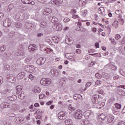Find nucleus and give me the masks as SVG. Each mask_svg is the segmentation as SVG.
I'll return each instance as SVG.
<instances>
[{"mask_svg": "<svg viewBox=\"0 0 125 125\" xmlns=\"http://www.w3.org/2000/svg\"><path fill=\"white\" fill-rule=\"evenodd\" d=\"M51 83V80L48 78H43L40 81V83L42 85H49Z\"/></svg>", "mask_w": 125, "mask_h": 125, "instance_id": "2", "label": "nucleus"}, {"mask_svg": "<svg viewBox=\"0 0 125 125\" xmlns=\"http://www.w3.org/2000/svg\"><path fill=\"white\" fill-rule=\"evenodd\" d=\"M119 22L120 23L121 25H124V23L125 22V20L123 19H119Z\"/></svg>", "mask_w": 125, "mask_h": 125, "instance_id": "40", "label": "nucleus"}, {"mask_svg": "<svg viewBox=\"0 0 125 125\" xmlns=\"http://www.w3.org/2000/svg\"><path fill=\"white\" fill-rule=\"evenodd\" d=\"M44 51H45L46 53L49 54V53H50V52H51L52 50L49 49H48V48H46V49H44Z\"/></svg>", "mask_w": 125, "mask_h": 125, "instance_id": "44", "label": "nucleus"}, {"mask_svg": "<svg viewBox=\"0 0 125 125\" xmlns=\"http://www.w3.org/2000/svg\"><path fill=\"white\" fill-rule=\"evenodd\" d=\"M114 121V116L113 115L109 114L108 117L107 118V122L108 123H112Z\"/></svg>", "mask_w": 125, "mask_h": 125, "instance_id": "18", "label": "nucleus"}, {"mask_svg": "<svg viewBox=\"0 0 125 125\" xmlns=\"http://www.w3.org/2000/svg\"><path fill=\"white\" fill-rule=\"evenodd\" d=\"M5 49H6V46H3L0 47L1 52H3Z\"/></svg>", "mask_w": 125, "mask_h": 125, "instance_id": "35", "label": "nucleus"}, {"mask_svg": "<svg viewBox=\"0 0 125 125\" xmlns=\"http://www.w3.org/2000/svg\"><path fill=\"white\" fill-rule=\"evenodd\" d=\"M31 60H32V58L31 57H27L25 59V62L28 63Z\"/></svg>", "mask_w": 125, "mask_h": 125, "instance_id": "32", "label": "nucleus"}, {"mask_svg": "<svg viewBox=\"0 0 125 125\" xmlns=\"http://www.w3.org/2000/svg\"><path fill=\"white\" fill-rule=\"evenodd\" d=\"M95 46L96 48H99V42H96L95 44Z\"/></svg>", "mask_w": 125, "mask_h": 125, "instance_id": "49", "label": "nucleus"}, {"mask_svg": "<svg viewBox=\"0 0 125 125\" xmlns=\"http://www.w3.org/2000/svg\"><path fill=\"white\" fill-rule=\"evenodd\" d=\"M3 15V13H0V21L2 19V18L3 17V16H2Z\"/></svg>", "mask_w": 125, "mask_h": 125, "instance_id": "55", "label": "nucleus"}, {"mask_svg": "<svg viewBox=\"0 0 125 125\" xmlns=\"http://www.w3.org/2000/svg\"><path fill=\"white\" fill-rule=\"evenodd\" d=\"M72 18H73L74 19H75V18H79V15H74L72 16Z\"/></svg>", "mask_w": 125, "mask_h": 125, "instance_id": "53", "label": "nucleus"}, {"mask_svg": "<svg viewBox=\"0 0 125 125\" xmlns=\"http://www.w3.org/2000/svg\"><path fill=\"white\" fill-rule=\"evenodd\" d=\"M43 112H42V110L38 109L36 112H35V115H42V114Z\"/></svg>", "mask_w": 125, "mask_h": 125, "instance_id": "31", "label": "nucleus"}, {"mask_svg": "<svg viewBox=\"0 0 125 125\" xmlns=\"http://www.w3.org/2000/svg\"><path fill=\"white\" fill-rule=\"evenodd\" d=\"M77 96H78V95H77L73 96L74 99H75V100H77L78 99Z\"/></svg>", "mask_w": 125, "mask_h": 125, "instance_id": "59", "label": "nucleus"}, {"mask_svg": "<svg viewBox=\"0 0 125 125\" xmlns=\"http://www.w3.org/2000/svg\"><path fill=\"white\" fill-rule=\"evenodd\" d=\"M86 14H87V10H84L81 12V15L83 17H85L86 16Z\"/></svg>", "mask_w": 125, "mask_h": 125, "instance_id": "25", "label": "nucleus"}, {"mask_svg": "<svg viewBox=\"0 0 125 125\" xmlns=\"http://www.w3.org/2000/svg\"><path fill=\"white\" fill-rule=\"evenodd\" d=\"M49 20L52 22V23H56L59 21L58 19L53 16L49 17Z\"/></svg>", "mask_w": 125, "mask_h": 125, "instance_id": "10", "label": "nucleus"}, {"mask_svg": "<svg viewBox=\"0 0 125 125\" xmlns=\"http://www.w3.org/2000/svg\"><path fill=\"white\" fill-rule=\"evenodd\" d=\"M9 69H10V66L8 64L5 65L4 67V69L5 71H8V70H9Z\"/></svg>", "mask_w": 125, "mask_h": 125, "instance_id": "37", "label": "nucleus"}, {"mask_svg": "<svg viewBox=\"0 0 125 125\" xmlns=\"http://www.w3.org/2000/svg\"><path fill=\"white\" fill-rule=\"evenodd\" d=\"M118 79H119V76H114V77H113V79H114V80H118Z\"/></svg>", "mask_w": 125, "mask_h": 125, "instance_id": "60", "label": "nucleus"}, {"mask_svg": "<svg viewBox=\"0 0 125 125\" xmlns=\"http://www.w3.org/2000/svg\"><path fill=\"white\" fill-rule=\"evenodd\" d=\"M98 118L100 121H103L105 120V115L104 114H102L98 116Z\"/></svg>", "mask_w": 125, "mask_h": 125, "instance_id": "26", "label": "nucleus"}, {"mask_svg": "<svg viewBox=\"0 0 125 125\" xmlns=\"http://www.w3.org/2000/svg\"><path fill=\"white\" fill-rule=\"evenodd\" d=\"M119 25V21H114V23L112 24V26H114V28H118Z\"/></svg>", "mask_w": 125, "mask_h": 125, "instance_id": "30", "label": "nucleus"}, {"mask_svg": "<svg viewBox=\"0 0 125 125\" xmlns=\"http://www.w3.org/2000/svg\"><path fill=\"white\" fill-rule=\"evenodd\" d=\"M22 3L24 4H31V5H35V1L32 0H21Z\"/></svg>", "mask_w": 125, "mask_h": 125, "instance_id": "9", "label": "nucleus"}, {"mask_svg": "<svg viewBox=\"0 0 125 125\" xmlns=\"http://www.w3.org/2000/svg\"><path fill=\"white\" fill-rule=\"evenodd\" d=\"M119 125H125V123L124 122H122L119 124Z\"/></svg>", "mask_w": 125, "mask_h": 125, "instance_id": "64", "label": "nucleus"}, {"mask_svg": "<svg viewBox=\"0 0 125 125\" xmlns=\"http://www.w3.org/2000/svg\"><path fill=\"white\" fill-rule=\"evenodd\" d=\"M70 21V19H69L68 18H65L63 19V22H64V23H68V22H69Z\"/></svg>", "mask_w": 125, "mask_h": 125, "instance_id": "43", "label": "nucleus"}, {"mask_svg": "<svg viewBox=\"0 0 125 125\" xmlns=\"http://www.w3.org/2000/svg\"><path fill=\"white\" fill-rule=\"evenodd\" d=\"M28 79H29L31 82H33V81H36V79H37V78L36 76L33 75V74H30L28 76Z\"/></svg>", "mask_w": 125, "mask_h": 125, "instance_id": "20", "label": "nucleus"}, {"mask_svg": "<svg viewBox=\"0 0 125 125\" xmlns=\"http://www.w3.org/2000/svg\"><path fill=\"white\" fill-rule=\"evenodd\" d=\"M0 56L1 57H3V58H4V57H5V53H3L0 54Z\"/></svg>", "mask_w": 125, "mask_h": 125, "instance_id": "54", "label": "nucleus"}, {"mask_svg": "<svg viewBox=\"0 0 125 125\" xmlns=\"http://www.w3.org/2000/svg\"><path fill=\"white\" fill-rule=\"evenodd\" d=\"M95 76L96 77V78H97L98 79H101V78H102V76L101 75V74L97 73L95 74Z\"/></svg>", "mask_w": 125, "mask_h": 125, "instance_id": "41", "label": "nucleus"}, {"mask_svg": "<svg viewBox=\"0 0 125 125\" xmlns=\"http://www.w3.org/2000/svg\"><path fill=\"white\" fill-rule=\"evenodd\" d=\"M65 41L67 42H70V43H72V42H73V41H72V40H70L69 38L68 39H66Z\"/></svg>", "mask_w": 125, "mask_h": 125, "instance_id": "52", "label": "nucleus"}, {"mask_svg": "<svg viewBox=\"0 0 125 125\" xmlns=\"http://www.w3.org/2000/svg\"><path fill=\"white\" fill-rule=\"evenodd\" d=\"M45 62V58H40L37 61V63L38 65H41V66L42 65H43Z\"/></svg>", "mask_w": 125, "mask_h": 125, "instance_id": "8", "label": "nucleus"}, {"mask_svg": "<svg viewBox=\"0 0 125 125\" xmlns=\"http://www.w3.org/2000/svg\"><path fill=\"white\" fill-rule=\"evenodd\" d=\"M46 24V23L44 22H41L40 24V27L41 28H44V27H45Z\"/></svg>", "mask_w": 125, "mask_h": 125, "instance_id": "39", "label": "nucleus"}, {"mask_svg": "<svg viewBox=\"0 0 125 125\" xmlns=\"http://www.w3.org/2000/svg\"><path fill=\"white\" fill-rule=\"evenodd\" d=\"M41 91H42V90L41 89V88L39 87H35L33 90V92L35 94L40 93Z\"/></svg>", "mask_w": 125, "mask_h": 125, "instance_id": "16", "label": "nucleus"}, {"mask_svg": "<svg viewBox=\"0 0 125 125\" xmlns=\"http://www.w3.org/2000/svg\"><path fill=\"white\" fill-rule=\"evenodd\" d=\"M90 85H91V82H87L85 84V87L84 88L83 90H86V88H87V87H89Z\"/></svg>", "mask_w": 125, "mask_h": 125, "instance_id": "29", "label": "nucleus"}, {"mask_svg": "<svg viewBox=\"0 0 125 125\" xmlns=\"http://www.w3.org/2000/svg\"><path fill=\"white\" fill-rule=\"evenodd\" d=\"M79 0V4H82L83 5L84 4V3H85L84 1H83V0Z\"/></svg>", "mask_w": 125, "mask_h": 125, "instance_id": "46", "label": "nucleus"}, {"mask_svg": "<svg viewBox=\"0 0 125 125\" xmlns=\"http://www.w3.org/2000/svg\"><path fill=\"white\" fill-rule=\"evenodd\" d=\"M115 38L116 40H119V39H121V35L120 34H116L115 36Z\"/></svg>", "mask_w": 125, "mask_h": 125, "instance_id": "45", "label": "nucleus"}, {"mask_svg": "<svg viewBox=\"0 0 125 125\" xmlns=\"http://www.w3.org/2000/svg\"><path fill=\"white\" fill-rule=\"evenodd\" d=\"M63 2V0H51V3L52 4H61Z\"/></svg>", "mask_w": 125, "mask_h": 125, "instance_id": "11", "label": "nucleus"}, {"mask_svg": "<svg viewBox=\"0 0 125 125\" xmlns=\"http://www.w3.org/2000/svg\"><path fill=\"white\" fill-rule=\"evenodd\" d=\"M26 111V108H23L22 109H21L19 110L20 113H24Z\"/></svg>", "mask_w": 125, "mask_h": 125, "instance_id": "51", "label": "nucleus"}, {"mask_svg": "<svg viewBox=\"0 0 125 125\" xmlns=\"http://www.w3.org/2000/svg\"><path fill=\"white\" fill-rule=\"evenodd\" d=\"M58 117L60 120L63 121V120H65L67 118V115L64 111H61L58 113Z\"/></svg>", "mask_w": 125, "mask_h": 125, "instance_id": "4", "label": "nucleus"}, {"mask_svg": "<svg viewBox=\"0 0 125 125\" xmlns=\"http://www.w3.org/2000/svg\"><path fill=\"white\" fill-rule=\"evenodd\" d=\"M17 55H21V56L24 55V52L22 50H18Z\"/></svg>", "mask_w": 125, "mask_h": 125, "instance_id": "33", "label": "nucleus"}, {"mask_svg": "<svg viewBox=\"0 0 125 125\" xmlns=\"http://www.w3.org/2000/svg\"><path fill=\"white\" fill-rule=\"evenodd\" d=\"M1 106L2 108H9V105L7 103H3L1 104Z\"/></svg>", "mask_w": 125, "mask_h": 125, "instance_id": "22", "label": "nucleus"}, {"mask_svg": "<svg viewBox=\"0 0 125 125\" xmlns=\"http://www.w3.org/2000/svg\"><path fill=\"white\" fill-rule=\"evenodd\" d=\"M78 25L79 28L78 31H80L81 32H85V31H86V29L85 28H83V30H82V29H81V26H82V22H81V20H79Z\"/></svg>", "mask_w": 125, "mask_h": 125, "instance_id": "17", "label": "nucleus"}, {"mask_svg": "<svg viewBox=\"0 0 125 125\" xmlns=\"http://www.w3.org/2000/svg\"><path fill=\"white\" fill-rule=\"evenodd\" d=\"M24 95H23V94H20L18 95V98L19 99H24Z\"/></svg>", "mask_w": 125, "mask_h": 125, "instance_id": "42", "label": "nucleus"}, {"mask_svg": "<svg viewBox=\"0 0 125 125\" xmlns=\"http://www.w3.org/2000/svg\"><path fill=\"white\" fill-rule=\"evenodd\" d=\"M53 28L56 31H61L63 27L60 23H55L53 26Z\"/></svg>", "mask_w": 125, "mask_h": 125, "instance_id": "3", "label": "nucleus"}, {"mask_svg": "<svg viewBox=\"0 0 125 125\" xmlns=\"http://www.w3.org/2000/svg\"><path fill=\"white\" fill-rule=\"evenodd\" d=\"M76 52H77V53H78V54H80L81 53V50H80V49H77V50H76Z\"/></svg>", "mask_w": 125, "mask_h": 125, "instance_id": "58", "label": "nucleus"}, {"mask_svg": "<svg viewBox=\"0 0 125 125\" xmlns=\"http://www.w3.org/2000/svg\"><path fill=\"white\" fill-rule=\"evenodd\" d=\"M93 116V114L92 113H90V112H87L85 114V116L87 117V118H91Z\"/></svg>", "mask_w": 125, "mask_h": 125, "instance_id": "27", "label": "nucleus"}, {"mask_svg": "<svg viewBox=\"0 0 125 125\" xmlns=\"http://www.w3.org/2000/svg\"><path fill=\"white\" fill-rule=\"evenodd\" d=\"M98 13L102 14V15H104L105 14V8L103 7H100L98 9Z\"/></svg>", "mask_w": 125, "mask_h": 125, "instance_id": "14", "label": "nucleus"}, {"mask_svg": "<svg viewBox=\"0 0 125 125\" xmlns=\"http://www.w3.org/2000/svg\"><path fill=\"white\" fill-rule=\"evenodd\" d=\"M11 25V20L9 19H6L3 23V25L6 28H8Z\"/></svg>", "mask_w": 125, "mask_h": 125, "instance_id": "6", "label": "nucleus"}, {"mask_svg": "<svg viewBox=\"0 0 125 125\" xmlns=\"http://www.w3.org/2000/svg\"><path fill=\"white\" fill-rule=\"evenodd\" d=\"M101 83H102V81H101L100 80H98V81H96V82L95 83V85H99V84H101Z\"/></svg>", "mask_w": 125, "mask_h": 125, "instance_id": "36", "label": "nucleus"}, {"mask_svg": "<svg viewBox=\"0 0 125 125\" xmlns=\"http://www.w3.org/2000/svg\"><path fill=\"white\" fill-rule=\"evenodd\" d=\"M52 102H53L52 101H50L47 102L46 105H47V106H49V105H51V104H52Z\"/></svg>", "mask_w": 125, "mask_h": 125, "instance_id": "47", "label": "nucleus"}, {"mask_svg": "<svg viewBox=\"0 0 125 125\" xmlns=\"http://www.w3.org/2000/svg\"><path fill=\"white\" fill-rule=\"evenodd\" d=\"M54 108V105H53V104H52L50 106V109H51V110H52Z\"/></svg>", "mask_w": 125, "mask_h": 125, "instance_id": "61", "label": "nucleus"}, {"mask_svg": "<svg viewBox=\"0 0 125 125\" xmlns=\"http://www.w3.org/2000/svg\"><path fill=\"white\" fill-rule=\"evenodd\" d=\"M109 54V53L108 52H105L104 53V56H106V55H108Z\"/></svg>", "mask_w": 125, "mask_h": 125, "instance_id": "62", "label": "nucleus"}, {"mask_svg": "<svg viewBox=\"0 0 125 125\" xmlns=\"http://www.w3.org/2000/svg\"><path fill=\"white\" fill-rule=\"evenodd\" d=\"M39 106H40V104L39 103H37L34 104L35 107H39Z\"/></svg>", "mask_w": 125, "mask_h": 125, "instance_id": "57", "label": "nucleus"}, {"mask_svg": "<svg viewBox=\"0 0 125 125\" xmlns=\"http://www.w3.org/2000/svg\"><path fill=\"white\" fill-rule=\"evenodd\" d=\"M68 30H69V27L67 26H66L64 29V31H68Z\"/></svg>", "mask_w": 125, "mask_h": 125, "instance_id": "63", "label": "nucleus"}, {"mask_svg": "<svg viewBox=\"0 0 125 125\" xmlns=\"http://www.w3.org/2000/svg\"><path fill=\"white\" fill-rule=\"evenodd\" d=\"M46 97V96L43 94H41L39 95V99H42L43 98H45Z\"/></svg>", "mask_w": 125, "mask_h": 125, "instance_id": "34", "label": "nucleus"}, {"mask_svg": "<svg viewBox=\"0 0 125 125\" xmlns=\"http://www.w3.org/2000/svg\"><path fill=\"white\" fill-rule=\"evenodd\" d=\"M73 117L76 120H81L83 118V111L81 109L76 110L73 113Z\"/></svg>", "mask_w": 125, "mask_h": 125, "instance_id": "1", "label": "nucleus"}, {"mask_svg": "<svg viewBox=\"0 0 125 125\" xmlns=\"http://www.w3.org/2000/svg\"><path fill=\"white\" fill-rule=\"evenodd\" d=\"M52 11L51 9L49 8H45L44 9L43 12V15H48V14H50Z\"/></svg>", "mask_w": 125, "mask_h": 125, "instance_id": "13", "label": "nucleus"}, {"mask_svg": "<svg viewBox=\"0 0 125 125\" xmlns=\"http://www.w3.org/2000/svg\"><path fill=\"white\" fill-rule=\"evenodd\" d=\"M25 76V73L24 72H21L18 74L17 75V78L18 80H21L24 78Z\"/></svg>", "mask_w": 125, "mask_h": 125, "instance_id": "15", "label": "nucleus"}, {"mask_svg": "<svg viewBox=\"0 0 125 125\" xmlns=\"http://www.w3.org/2000/svg\"><path fill=\"white\" fill-rule=\"evenodd\" d=\"M22 87L21 85L17 86L16 88V89H17L16 94H19V93H20V92H21V91H22Z\"/></svg>", "mask_w": 125, "mask_h": 125, "instance_id": "19", "label": "nucleus"}, {"mask_svg": "<svg viewBox=\"0 0 125 125\" xmlns=\"http://www.w3.org/2000/svg\"><path fill=\"white\" fill-rule=\"evenodd\" d=\"M24 69L26 72L33 73L35 71V67L33 65H27L25 66Z\"/></svg>", "mask_w": 125, "mask_h": 125, "instance_id": "5", "label": "nucleus"}, {"mask_svg": "<svg viewBox=\"0 0 125 125\" xmlns=\"http://www.w3.org/2000/svg\"><path fill=\"white\" fill-rule=\"evenodd\" d=\"M51 73L53 76H56V74L58 73V71L55 69H52L51 70Z\"/></svg>", "mask_w": 125, "mask_h": 125, "instance_id": "24", "label": "nucleus"}, {"mask_svg": "<svg viewBox=\"0 0 125 125\" xmlns=\"http://www.w3.org/2000/svg\"><path fill=\"white\" fill-rule=\"evenodd\" d=\"M9 8H11V9L14 8V5H13V4H10L9 5Z\"/></svg>", "mask_w": 125, "mask_h": 125, "instance_id": "48", "label": "nucleus"}, {"mask_svg": "<svg viewBox=\"0 0 125 125\" xmlns=\"http://www.w3.org/2000/svg\"><path fill=\"white\" fill-rule=\"evenodd\" d=\"M3 83V79L1 76H0V84H1Z\"/></svg>", "mask_w": 125, "mask_h": 125, "instance_id": "50", "label": "nucleus"}, {"mask_svg": "<svg viewBox=\"0 0 125 125\" xmlns=\"http://www.w3.org/2000/svg\"><path fill=\"white\" fill-rule=\"evenodd\" d=\"M115 107L116 108V109H121V108H122V105L119 104H116Z\"/></svg>", "mask_w": 125, "mask_h": 125, "instance_id": "38", "label": "nucleus"}, {"mask_svg": "<svg viewBox=\"0 0 125 125\" xmlns=\"http://www.w3.org/2000/svg\"><path fill=\"white\" fill-rule=\"evenodd\" d=\"M97 29L96 28H93L92 29V32H93L94 33H95L97 31Z\"/></svg>", "mask_w": 125, "mask_h": 125, "instance_id": "56", "label": "nucleus"}, {"mask_svg": "<svg viewBox=\"0 0 125 125\" xmlns=\"http://www.w3.org/2000/svg\"><path fill=\"white\" fill-rule=\"evenodd\" d=\"M28 49L30 51H34L37 49V45L35 44H31L29 46Z\"/></svg>", "mask_w": 125, "mask_h": 125, "instance_id": "12", "label": "nucleus"}, {"mask_svg": "<svg viewBox=\"0 0 125 125\" xmlns=\"http://www.w3.org/2000/svg\"><path fill=\"white\" fill-rule=\"evenodd\" d=\"M64 123L66 125H72V121L71 119H67L65 121Z\"/></svg>", "mask_w": 125, "mask_h": 125, "instance_id": "21", "label": "nucleus"}, {"mask_svg": "<svg viewBox=\"0 0 125 125\" xmlns=\"http://www.w3.org/2000/svg\"><path fill=\"white\" fill-rule=\"evenodd\" d=\"M68 109L71 112H73V111H75V110H76V108L75 107H73V106H72V105H71V104H69L68 105Z\"/></svg>", "mask_w": 125, "mask_h": 125, "instance_id": "28", "label": "nucleus"}, {"mask_svg": "<svg viewBox=\"0 0 125 125\" xmlns=\"http://www.w3.org/2000/svg\"><path fill=\"white\" fill-rule=\"evenodd\" d=\"M98 98H99V96L98 95H95L93 96L91 98V101L93 104H98Z\"/></svg>", "mask_w": 125, "mask_h": 125, "instance_id": "7", "label": "nucleus"}, {"mask_svg": "<svg viewBox=\"0 0 125 125\" xmlns=\"http://www.w3.org/2000/svg\"><path fill=\"white\" fill-rule=\"evenodd\" d=\"M103 77L106 80H111V77H110V75L108 74V73H104L103 74Z\"/></svg>", "mask_w": 125, "mask_h": 125, "instance_id": "23", "label": "nucleus"}]
</instances>
